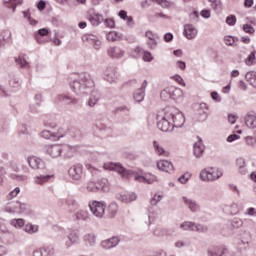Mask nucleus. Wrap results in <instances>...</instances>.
<instances>
[{
    "label": "nucleus",
    "mask_w": 256,
    "mask_h": 256,
    "mask_svg": "<svg viewBox=\"0 0 256 256\" xmlns=\"http://www.w3.org/2000/svg\"><path fill=\"white\" fill-rule=\"evenodd\" d=\"M236 167L238 168V173L240 175H247L249 173V170L247 169V161H245V158L243 157L236 159Z\"/></svg>",
    "instance_id": "obj_19"
},
{
    "label": "nucleus",
    "mask_w": 256,
    "mask_h": 256,
    "mask_svg": "<svg viewBox=\"0 0 256 256\" xmlns=\"http://www.w3.org/2000/svg\"><path fill=\"white\" fill-rule=\"evenodd\" d=\"M108 210H109L110 215H112V217H114V215H117V211H119V206L117 205V203L112 202L109 205Z\"/></svg>",
    "instance_id": "obj_45"
},
{
    "label": "nucleus",
    "mask_w": 256,
    "mask_h": 256,
    "mask_svg": "<svg viewBox=\"0 0 256 256\" xmlns=\"http://www.w3.org/2000/svg\"><path fill=\"white\" fill-rule=\"evenodd\" d=\"M107 53L109 57H111V59H121L125 55V50L117 46H114V47L108 48Z\"/></svg>",
    "instance_id": "obj_17"
},
{
    "label": "nucleus",
    "mask_w": 256,
    "mask_h": 256,
    "mask_svg": "<svg viewBox=\"0 0 256 256\" xmlns=\"http://www.w3.org/2000/svg\"><path fill=\"white\" fill-rule=\"evenodd\" d=\"M209 173H210V181H217V179H221V177H223V172L219 169H215V168H210L208 169Z\"/></svg>",
    "instance_id": "obj_32"
},
{
    "label": "nucleus",
    "mask_w": 256,
    "mask_h": 256,
    "mask_svg": "<svg viewBox=\"0 0 256 256\" xmlns=\"http://www.w3.org/2000/svg\"><path fill=\"white\" fill-rule=\"evenodd\" d=\"M184 35L186 39H195L197 37V28L193 24L184 25Z\"/></svg>",
    "instance_id": "obj_20"
},
{
    "label": "nucleus",
    "mask_w": 256,
    "mask_h": 256,
    "mask_svg": "<svg viewBox=\"0 0 256 256\" xmlns=\"http://www.w3.org/2000/svg\"><path fill=\"white\" fill-rule=\"evenodd\" d=\"M75 151L77 150L73 146H69V145L62 146V153H64V157H66L67 159H71V157L75 155Z\"/></svg>",
    "instance_id": "obj_29"
},
{
    "label": "nucleus",
    "mask_w": 256,
    "mask_h": 256,
    "mask_svg": "<svg viewBox=\"0 0 256 256\" xmlns=\"http://www.w3.org/2000/svg\"><path fill=\"white\" fill-rule=\"evenodd\" d=\"M143 61L146 63H151V61H153V54H151L149 51H144Z\"/></svg>",
    "instance_id": "obj_58"
},
{
    "label": "nucleus",
    "mask_w": 256,
    "mask_h": 256,
    "mask_svg": "<svg viewBox=\"0 0 256 256\" xmlns=\"http://www.w3.org/2000/svg\"><path fill=\"white\" fill-rule=\"evenodd\" d=\"M19 193H21V188L19 187H16L14 190H12L8 196H7V199L8 200H11L13 199L14 197H17L19 195Z\"/></svg>",
    "instance_id": "obj_52"
},
{
    "label": "nucleus",
    "mask_w": 256,
    "mask_h": 256,
    "mask_svg": "<svg viewBox=\"0 0 256 256\" xmlns=\"http://www.w3.org/2000/svg\"><path fill=\"white\" fill-rule=\"evenodd\" d=\"M225 253H227V249L221 247H213L207 251L208 256H223Z\"/></svg>",
    "instance_id": "obj_28"
},
{
    "label": "nucleus",
    "mask_w": 256,
    "mask_h": 256,
    "mask_svg": "<svg viewBox=\"0 0 256 256\" xmlns=\"http://www.w3.org/2000/svg\"><path fill=\"white\" fill-rule=\"evenodd\" d=\"M157 168L160 171H164L165 173H173L175 171V167L173 166V163L167 160L158 161Z\"/></svg>",
    "instance_id": "obj_13"
},
{
    "label": "nucleus",
    "mask_w": 256,
    "mask_h": 256,
    "mask_svg": "<svg viewBox=\"0 0 256 256\" xmlns=\"http://www.w3.org/2000/svg\"><path fill=\"white\" fill-rule=\"evenodd\" d=\"M168 109H171L172 116L170 117V121L172 122L173 130L175 131V128L181 129V127L185 125V116L182 114V112H179L175 108H168Z\"/></svg>",
    "instance_id": "obj_5"
},
{
    "label": "nucleus",
    "mask_w": 256,
    "mask_h": 256,
    "mask_svg": "<svg viewBox=\"0 0 256 256\" xmlns=\"http://www.w3.org/2000/svg\"><path fill=\"white\" fill-rule=\"evenodd\" d=\"M57 100L61 101L65 105H77L79 103V100H77L74 97L69 96L68 94H60L57 96Z\"/></svg>",
    "instance_id": "obj_22"
},
{
    "label": "nucleus",
    "mask_w": 256,
    "mask_h": 256,
    "mask_svg": "<svg viewBox=\"0 0 256 256\" xmlns=\"http://www.w3.org/2000/svg\"><path fill=\"white\" fill-rule=\"evenodd\" d=\"M226 23L227 25H230L231 27H233L235 23H237V17L235 15L227 16Z\"/></svg>",
    "instance_id": "obj_54"
},
{
    "label": "nucleus",
    "mask_w": 256,
    "mask_h": 256,
    "mask_svg": "<svg viewBox=\"0 0 256 256\" xmlns=\"http://www.w3.org/2000/svg\"><path fill=\"white\" fill-rule=\"evenodd\" d=\"M28 113H32L33 115L37 113H41V103L36 102L32 103L28 106Z\"/></svg>",
    "instance_id": "obj_35"
},
{
    "label": "nucleus",
    "mask_w": 256,
    "mask_h": 256,
    "mask_svg": "<svg viewBox=\"0 0 256 256\" xmlns=\"http://www.w3.org/2000/svg\"><path fill=\"white\" fill-rule=\"evenodd\" d=\"M227 227L231 231L239 229L240 227H243V220L241 218L235 217L228 221Z\"/></svg>",
    "instance_id": "obj_26"
},
{
    "label": "nucleus",
    "mask_w": 256,
    "mask_h": 256,
    "mask_svg": "<svg viewBox=\"0 0 256 256\" xmlns=\"http://www.w3.org/2000/svg\"><path fill=\"white\" fill-rule=\"evenodd\" d=\"M42 251H44V256H53L55 255V246L53 245H46L42 247Z\"/></svg>",
    "instance_id": "obj_37"
},
{
    "label": "nucleus",
    "mask_w": 256,
    "mask_h": 256,
    "mask_svg": "<svg viewBox=\"0 0 256 256\" xmlns=\"http://www.w3.org/2000/svg\"><path fill=\"white\" fill-rule=\"evenodd\" d=\"M189 179H191V173L186 172L185 174L181 175L178 178L179 183H182V185H185V183H187L189 181Z\"/></svg>",
    "instance_id": "obj_48"
},
{
    "label": "nucleus",
    "mask_w": 256,
    "mask_h": 256,
    "mask_svg": "<svg viewBox=\"0 0 256 256\" xmlns=\"http://www.w3.org/2000/svg\"><path fill=\"white\" fill-rule=\"evenodd\" d=\"M6 81L11 88L19 87V85H21L19 78H17V76H15L13 73H10L6 76Z\"/></svg>",
    "instance_id": "obj_27"
},
{
    "label": "nucleus",
    "mask_w": 256,
    "mask_h": 256,
    "mask_svg": "<svg viewBox=\"0 0 256 256\" xmlns=\"http://www.w3.org/2000/svg\"><path fill=\"white\" fill-rule=\"evenodd\" d=\"M28 165L31 169H34L39 173L34 177V183L36 185H45V183H49V180L53 179V175L48 174L49 170H47L45 161L41 160V158H37L36 156L29 157Z\"/></svg>",
    "instance_id": "obj_3"
},
{
    "label": "nucleus",
    "mask_w": 256,
    "mask_h": 256,
    "mask_svg": "<svg viewBox=\"0 0 256 256\" xmlns=\"http://www.w3.org/2000/svg\"><path fill=\"white\" fill-rule=\"evenodd\" d=\"M242 29L245 33H249V35H253V33H255V28L249 24H244Z\"/></svg>",
    "instance_id": "obj_59"
},
{
    "label": "nucleus",
    "mask_w": 256,
    "mask_h": 256,
    "mask_svg": "<svg viewBox=\"0 0 256 256\" xmlns=\"http://www.w3.org/2000/svg\"><path fill=\"white\" fill-rule=\"evenodd\" d=\"M203 153H205V144H203V139L197 136V142L193 145V154L197 159L203 157Z\"/></svg>",
    "instance_id": "obj_9"
},
{
    "label": "nucleus",
    "mask_w": 256,
    "mask_h": 256,
    "mask_svg": "<svg viewBox=\"0 0 256 256\" xmlns=\"http://www.w3.org/2000/svg\"><path fill=\"white\" fill-rule=\"evenodd\" d=\"M153 147L157 155H165V149L159 145V142L153 141Z\"/></svg>",
    "instance_id": "obj_44"
},
{
    "label": "nucleus",
    "mask_w": 256,
    "mask_h": 256,
    "mask_svg": "<svg viewBox=\"0 0 256 256\" xmlns=\"http://www.w3.org/2000/svg\"><path fill=\"white\" fill-rule=\"evenodd\" d=\"M250 243H251V233L245 231L240 237L239 247L240 249H247L249 248Z\"/></svg>",
    "instance_id": "obj_21"
},
{
    "label": "nucleus",
    "mask_w": 256,
    "mask_h": 256,
    "mask_svg": "<svg viewBox=\"0 0 256 256\" xmlns=\"http://www.w3.org/2000/svg\"><path fill=\"white\" fill-rule=\"evenodd\" d=\"M67 241H66V247H73V245H77V243L80 242L79 239V234L77 232H71L68 236H67Z\"/></svg>",
    "instance_id": "obj_25"
},
{
    "label": "nucleus",
    "mask_w": 256,
    "mask_h": 256,
    "mask_svg": "<svg viewBox=\"0 0 256 256\" xmlns=\"http://www.w3.org/2000/svg\"><path fill=\"white\" fill-rule=\"evenodd\" d=\"M199 177H200L201 181H211V179H212L210 172L207 169L202 170L200 172Z\"/></svg>",
    "instance_id": "obj_42"
},
{
    "label": "nucleus",
    "mask_w": 256,
    "mask_h": 256,
    "mask_svg": "<svg viewBox=\"0 0 256 256\" xmlns=\"http://www.w3.org/2000/svg\"><path fill=\"white\" fill-rule=\"evenodd\" d=\"M2 39L5 43H9L11 41V31L5 30L2 32Z\"/></svg>",
    "instance_id": "obj_56"
},
{
    "label": "nucleus",
    "mask_w": 256,
    "mask_h": 256,
    "mask_svg": "<svg viewBox=\"0 0 256 256\" xmlns=\"http://www.w3.org/2000/svg\"><path fill=\"white\" fill-rule=\"evenodd\" d=\"M256 77V72L250 71L247 72L245 75V79L246 81H248V83H251Z\"/></svg>",
    "instance_id": "obj_62"
},
{
    "label": "nucleus",
    "mask_w": 256,
    "mask_h": 256,
    "mask_svg": "<svg viewBox=\"0 0 256 256\" xmlns=\"http://www.w3.org/2000/svg\"><path fill=\"white\" fill-rule=\"evenodd\" d=\"M41 137H43V139H51V141H53V132L44 130L41 132Z\"/></svg>",
    "instance_id": "obj_60"
},
{
    "label": "nucleus",
    "mask_w": 256,
    "mask_h": 256,
    "mask_svg": "<svg viewBox=\"0 0 256 256\" xmlns=\"http://www.w3.org/2000/svg\"><path fill=\"white\" fill-rule=\"evenodd\" d=\"M75 217L77 221H87L89 219V212L87 210H79L76 212Z\"/></svg>",
    "instance_id": "obj_36"
},
{
    "label": "nucleus",
    "mask_w": 256,
    "mask_h": 256,
    "mask_svg": "<svg viewBox=\"0 0 256 256\" xmlns=\"http://www.w3.org/2000/svg\"><path fill=\"white\" fill-rule=\"evenodd\" d=\"M23 0H5L4 5L8 9H12L13 13H15V9H17V5H22Z\"/></svg>",
    "instance_id": "obj_30"
},
{
    "label": "nucleus",
    "mask_w": 256,
    "mask_h": 256,
    "mask_svg": "<svg viewBox=\"0 0 256 256\" xmlns=\"http://www.w3.org/2000/svg\"><path fill=\"white\" fill-rule=\"evenodd\" d=\"M25 19H28L30 25H37V21L31 18V13L29 10L23 12Z\"/></svg>",
    "instance_id": "obj_55"
},
{
    "label": "nucleus",
    "mask_w": 256,
    "mask_h": 256,
    "mask_svg": "<svg viewBox=\"0 0 256 256\" xmlns=\"http://www.w3.org/2000/svg\"><path fill=\"white\" fill-rule=\"evenodd\" d=\"M104 169L107 171H116V173H119L121 177L129 178L131 175H134L135 181H138L139 183H148V185H151L152 183H156L157 176L153 174H145L141 175L139 173H136L133 170H127L125 167H123L119 163H113L108 162L104 164Z\"/></svg>",
    "instance_id": "obj_2"
},
{
    "label": "nucleus",
    "mask_w": 256,
    "mask_h": 256,
    "mask_svg": "<svg viewBox=\"0 0 256 256\" xmlns=\"http://www.w3.org/2000/svg\"><path fill=\"white\" fill-rule=\"evenodd\" d=\"M121 243V238L119 236H113L110 239L104 240L101 242L102 249H113V247H117Z\"/></svg>",
    "instance_id": "obj_12"
},
{
    "label": "nucleus",
    "mask_w": 256,
    "mask_h": 256,
    "mask_svg": "<svg viewBox=\"0 0 256 256\" xmlns=\"http://www.w3.org/2000/svg\"><path fill=\"white\" fill-rule=\"evenodd\" d=\"M192 231H197V233H207L209 228L205 225L194 223Z\"/></svg>",
    "instance_id": "obj_41"
},
{
    "label": "nucleus",
    "mask_w": 256,
    "mask_h": 256,
    "mask_svg": "<svg viewBox=\"0 0 256 256\" xmlns=\"http://www.w3.org/2000/svg\"><path fill=\"white\" fill-rule=\"evenodd\" d=\"M182 201L184 205H186L192 213H197V211H199L200 206L197 203V201L188 198L187 196H183Z\"/></svg>",
    "instance_id": "obj_14"
},
{
    "label": "nucleus",
    "mask_w": 256,
    "mask_h": 256,
    "mask_svg": "<svg viewBox=\"0 0 256 256\" xmlns=\"http://www.w3.org/2000/svg\"><path fill=\"white\" fill-rule=\"evenodd\" d=\"M16 63H18V65H20L22 69H29V62H27V60H25V58L21 56H19V58H16Z\"/></svg>",
    "instance_id": "obj_43"
},
{
    "label": "nucleus",
    "mask_w": 256,
    "mask_h": 256,
    "mask_svg": "<svg viewBox=\"0 0 256 256\" xmlns=\"http://www.w3.org/2000/svg\"><path fill=\"white\" fill-rule=\"evenodd\" d=\"M82 41L84 43H91L96 51H99V49H101V42L99 41V37H97L96 35L84 34L82 36Z\"/></svg>",
    "instance_id": "obj_8"
},
{
    "label": "nucleus",
    "mask_w": 256,
    "mask_h": 256,
    "mask_svg": "<svg viewBox=\"0 0 256 256\" xmlns=\"http://www.w3.org/2000/svg\"><path fill=\"white\" fill-rule=\"evenodd\" d=\"M67 132L65 129L60 128L57 132H53V141H59L61 138L65 137Z\"/></svg>",
    "instance_id": "obj_39"
},
{
    "label": "nucleus",
    "mask_w": 256,
    "mask_h": 256,
    "mask_svg": "<svg viewBox=\"0 0 256 256\" xmlns=\"http://www.w3.org/2000/svg\"><path fill=\"white\" fill-rule=\"evenodd\" d=\"M49 35V29L42 28L38 30V33L35 35L37 43L43 44L45 40H41V37H47Z\"/></svg>",
    "instance_id": "obj_33"
},
{
    "label": "nucleus",
    "mask_w": 256,
    "mask_h": 256,
    "mask_svg": "<svg viewBox=\"0 0 256 256\" xmlns=\"http://www.w3.org/2000/svg\"><path fill=\"white\" fill-rule=\"evenodd\" d=\"M87 191H91L93 193H97V182L90 181L87 184Z\"/></svg>",
    "instance_id": "obj_57"
},
{
    "label": "nucleus",
    "mask_w": 256,
    "mask_h": 256,
    "mask_svg": "<svg viewBox=\"0 0 256 256\" xmlns=\"http://www.w3.org/2000/svg\"><path fill=\"white\" fill-rule=\"evenodd\" d=\"M88 21H90L91 25L97 27L98 25H101V23H103V15L94 14L88 18Z\"/></svg>",
    "instance_id": "obj_31"
},
{
    "label": "nucleus",
    "mask_w": 256,
    "mask_h": 256,
    "mask_svg": "<svg viewBox=\"0 0 256 256\" xmlns=\"http://www.w3.org/2000/svg\"><path fill=\"white\" fill-rule=\"evenodd\" d=\"M171 109L166 108L164 110V114H158L157 119V127L160 129V131H164V133L174 131L173 130V124L171 122Z\"/></svg>",
    "instance_id": "obj_4"
},
{
    "label": "nucleus",
    "mask_w": 256,
    "mask_h": 256,
    "mask_svg": "<svg viewBox=\"0 0 256 256\" xmlns=\"http://www.w3.org/2000/svg\"><path fill=\"white\" fill-rule=\"evenodd\" d=\"M245 141H246V145L248 147H256V138L251 137V136H247L245 138Z\"/></svg>",
    "instance_id": "obj_53"
},
{
    "label": "nucleus",
    "mask_w": 256,
    "mask_h": 256,
    "mask_svg": "<svg viewBox=\"0 0 256 256\" xmlns=\"http://www.w3.org/2000/svg\"><path fill=\"white\" fill-rule=\"evenodd\" d=\"M68 175L72 181L79 182L84 177L83 164H75L68 170Z\"/></svg>",
    "instance_id": "obj_7"
},
{
    "label": "nucleus",
    "mask_w": 256,
    "mask_h": 256,
    "mask_svg": "<svg viewBox=\"0 0 256 256\" xmlns=\"http://www.w3.org/2000/svg\"><path fill=\"white\" fill-rule=\"evenodd\" d=\"M197 115L199 121H207V117H209V106H207V103H200L197 106Z\"/></svg>",
    "instance_id": "obj_10"
},
{
    "label": "nucleus",
    "mask_w": 256,
    "mask_h": 256,
    "mask_svg": "<svg viewBox=\"0 0 256 256\" xmlns=\"http://www.w3.org/2000/svg\"><path fill=\"white\" fill-rule=\"evenodd\" d=\"M70 87L76 95H89L91 96L88 100V107H95L97 101L101 99V94L95 89V82L91 77V74L83 72L79 74L78 78L70 82Z\"/></svg>",
    "instance_id": "obj_1"
},
{
    "label": "nucleus",
    "mask_w": 256,
    "mask_h": 256,
    "mask_svg": "<svg viewBox=\"0 0 256 256\" xmlns=\"http://www.w3.org/2000/svg\"><path fill=\"white\" fill-rule=\"evenodd\" d=\"M84 241H87V243H89V245H91L93 247V245H95V243H96L95 235H93V234L85 235Z\"/></svg>",
    "instance_id": "obj_49"
},
{
    "label": "nucleus",
    "mask_w": 256,
    "mask_h": 256,
    "mask_svg": "<svg viewBox=\"0 0 256 256\" xmlns=\"http://www.w3.org/2000/svg\"><path fill=\"white\" fill-rule=\"evenodd\" d=\"M161 99H163L164 101H167V99H171L172 95H171V89L167 88L164 89L161 94H160Z\"/></svg>",
    "instance_id": "obj_47"
},
{
    "label": "nucleus",
    "mask_w": 256,
    "mask_h": 256,
    "mask_svg": "<svg viewBox=\"0 0 256 256\" xmlns=\"http://www.w3.org/2000/svg\"><path fill=\"white\" fill-rule=\"evenodd\" d=\"M11 225L14 227H23L25 225V220L18 218L11 220Z\"/></svg>",
    "instance_id": "obj_51"
},
{
    "label": "nucleus",
    "mask_w": 256,
    "mask_h": 256,
    "mask_svg": "<svg viewBox=\"0 0 256 256\" xmlns=\"http://www.w3.org/2000/svg\"><path fill=\"white\" fill-rule=\"evenodd\" d=\"M106 207L107 204L105 202L93 201L89 203L91 213H93L94 217H97V219H103Z\"/></svg>",
    "instance_id": "obj_6"
},
{
    "label": "nucleus",
    "mask_w": 256,
    "mask_h": 256,
    "mask_svg": "<svg viewBox=\"0 0 256 256\" xmlns=\"http://www.w3.org/2000/svg\"><path fill=\"white\" fill-rule=\"evenodd\" d=\"M107 40H108V41H112V42L117 41V32H110V33L107 35Z\"/></svg>",
    "instance_id": "obj_64"
},
{
    "label": "nucleus",
    "mask_w": 256,
    "mask_h": 256,
    "mask_svg": "<svg viewBox=\"0 0 256 256\" xmlns=\"http://www.w3.org/2000/svg\"><path fill=\"white\" fill-rule=\"evenodd\" d=\"M256 51H252L250 55L245 59L246 65H253V61L256 59Z\"/></svg>",
    "instance_id": "obj_50"
},
{
    "label": "nucleus",
    "mask_w": 256,
    "mask_h": 256,
    "mask_svg": "<svg viewBox=\"0 0 256 256\" xmlns=\"http://www.w3.org/2000/svg\"><path fill=\"white\" fill-rule=\"evenodd\" d=\"M147 85H148L147 80H145L142 83L141 88H139L134 92V101H136L137 103H141V101L145 99V89H147Z\"/></svg>",
    "instance_id": "obj_18"
},
{
    "label": "nucleus",
    "mask_w": 256,
    "mask_h": 256,
    "mask_svg": "<svg viewBox=\"0 0 256 256\" xmlns=\"http://www.w3.org/2000/svg\"><path fill=\"white\" fill-rule=\"evenodd\" d=\"M47 154L50 155L52 158L61 157V154L63 153V146L61 145H51L46 150Z\"/></svg>",
    "instance_id": "obj_15"
},
{
    "label": "nucleus",
    "mask_w": 256,
    "mask_h": 256,
    "mask_svg": "<svg viewBox=\"0 0 256 256\" xmlns=\"http://www.w3.org/2000/svg\"><path fill=\"white\" fill-rule=\"evenodd\" d=\"M116 199L118 201H121L122 203H133V201H137V194H135L134 192L118 194L116 196Z\"/></svg>",
    "instance_id": "obj_16"
},
{
    "label": "nucleus",
    "mask_w": 256,
    "mask_h": 256,
    "mask_svg": "<svg viewBox=\"0 0 256 256\" xmlns=\"http://www.w3.org/2000/svg\"><path fill=\"white\" fill-rule=\"evenodd\" d=\"M245 215H248V217H256V209L254 207L246 209Z\"/></svg>",
    "instance_id": "obj_63"
},
{
    "label": "nucleus",
    "mask_w": 256,
    "mask_h": 256,
    "mask_svg": "<svg viewBox=\"0 0 256 256\" xmlns=\"http://www.w3.org/2000/svg\"><path fill=\"white\" fill-rule=\"evenodd\" d=\"M245 124L249 127V129L256 128V115L255 112H248L244 118Z\"/></svg>",
    "instance_id": "obj_24"
},
{
    "label": "nucleus",
    "mask_w": 256,
    "mask_h": 256,
    "mask_svg": "<svg viewBox=\"0 0 256 256\" xmlns=\"http://www.w3.org/2000/svg\"><path fill=\"white\" fill-rule=\"evenodd\" d=\"M161 199H163V195L155 194L153 198L150 200V203L151 205L155 206L161 201Z\"/></svg>",
    "instance_id": "obj_61"
},
{
    "label": "nucleus",
    "mask_w": 256,
    "mask_h": 256,
    "mask_svg": "<svg viewBox=\"0 0 256 256\" xmlns=\"http://www.w3.org/2000/svg\"><path fill=\"white\" fill-rule=\"evenodd\" d=\"M20 207H21L20 201L11 202L4 207V211L5 213L15 214V213H19Z\"/></svg>",
    "instance_id": "obj_23"
},
{
    "label": "nucleus",
    "mask_w": 256,
    "mask_h": 256,
    "mask_svg": "<svg viewBox=\"0 0 256 256\" xmlns=\"http://www.w3.org/2000/svg\"><path fill=\"white\" fill-rule=\"evenodd\" d=\"M104 79L108 83H116L117 79H119V73L115 68L109 67L104 71Z\"/></svg>",
    "instance_id": "obj_11"
},
{
    "label": "nucleus",
    "mask_w": 256,
    "mask_h": 256,
    "mask_svg": "<svg viewBox=\"0 0 256 256\" xmlns=\"http://www.w3.org/2000/svg\"><path fill=\"white\" fill-rule=\"evenodd\" d=\"M18 213H23L24 215L31 214V205L20 202V210Z\"/></svg>",
    "instance_id": "obj_38"
},
{
    "label": "nucleus",
    "mask_w": 256,
    "mask_h": 256,
    "mask_svg": "<svg viewBox=\"0 0 256 256\" xmlns=\"http://www.w3.org/2000/svg\"><path fill=\"white\" fill-rule=\"evenodd\" d=\"M194 224L195 222H183L182 224H180V227L184 231H193Z\"/></svg>",
    "instance_id": "obj_46"
},
{
    "label": "nucleus",
    "mask_w": 256,
    "mask_h": 256,
    "mask_svg": "<svg viewBox=\"0 0 256 256\" xmlns=\"http://www.w3.org/2000/svg\"><path fill=\"white\" fill-rule=\"evenodd\" d=\"M24 230L26 231V233H29V235H34V233H37L39 231V226L27 224Z\"/></svg>",
    "instance_id": "obj_40"
},
{
    "label": "nucleus",
    "mask_w": 256,
    "mask_h": 256,
    "mask_svg": "<svg viewBox=\"0 0 256 256\" xmlns=\"http://www.w3.org/2000/svg\"><path fill=\"white\" fill-rule=\"evenodd\" d=\"M96 187L98 191H107L109 189L107 179L103 178L101 180L96 181Z\"/></svg>",
    "instance_id": "obj_34"
}]
</instances>
